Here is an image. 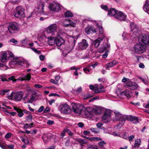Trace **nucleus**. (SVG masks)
Returning <instances> with one entry per match:
<instances>
[{
    "label": "nucleus",
    "mask_w": 149,
    "mask_h": 149,
    "mask_svg": "<svg viewBox=\"0 0 149 149\" xmlns=\"http://www.w3.org/2000/svg\"><path fill=\"white\" fill-rule=\"evenodd\" d=\"M8 29L10 33H14L19 30L18 25L15 22L9 24Z\"/></svg>",
    "instance_id": "nucleus-7"
},
{
    "label": "nucleus",
    "mask_w": 149,
    "mask_h": 149,
    "mask_svg": "<svg viewBox=\"0 0 149 149\" xmlns=\"http://www.w3.org/2000/svg\"><path fill=\"white\" fill-rule=\"evenodd\" d=\"M104 37V36H103L101 37L98 38L97 39L95 40L93 44L95 47H97L99 46L100 41L102 40Z\"/></svg>",
    "instance_id": "nucleus-22"
},
{
    "label": "nucleus",
    "mask_w": 149,
    "mask_h": 149,
    "mask_svg": "<svg viewBox=\"0 0 149 149\" xmlns=\"http://www.w3.org/2000/svg\"><path fill=\"white\" fill-rule=\"evenodd\" d=\"M118 12L114 8H111L108 11V15L109 16H114Z\"/></svg>",
    "instance_id": "nucleus-28"
},
{
    "label": "nucleus",
    "mask_w": 149,
    "mask_h": 149,
    "mask_svg": "<svg viewBox=\"0 0 149 149\" xmlns=\"http://www.w3.org/2000/svg\"><path fill=\"white\" fill-rule=\"evenodd\" d=\"M73 111L75 113L80 114L82 111L84 110V113L87 117L92 118L94 116V111L92 108L87 107L85 108L84 106L80 104H73L72 106Z\"/></svg>",
    "instance_id": "nucleus-2"
},
{
    "label": "nucleus",
    "mask_w": 149,
    "mask_h": 149,
    "mask_svg": "<svg viewBox=\"0 0 149 149\" xmlns=\"http://www.w3.org/2000/svg\"><path fill=\"white\" fill-rule=\"evenodd\" d=\"M50 111V109L49 107H47L44 110L43 112L44 113H47L49 112Z\"/></svg>",
    "instance_id": "nucleus-60"
},
{
    "label": "nucleus",
    "mask_w": 149,
    "mask_h": 149,
    "mask_svg": "<svg viewBox=\"0 0 149 149\" xmlns=\"http://www.w3.org/2000/svg\"><path fill=\"white\" fill-rule=\"evenodd\" d=\"M141 141L140 139H137L135 140V146L138 147L141 144Z\"/></svg>",
    "instance_id": "nucleus-36"
},
{
    "label": "nucleus",
    "mask_w": 149,
    "mask_h": 149,
    "mask_svg": "<svg viewBox=\"0 0 149 149\" xmlns=\"http://www.w3.org/2000/svg\"><path fill=\"white\" fill-rule=\"evenodd\" d=\"M66 132L70 136H72L73 135V134L71 132V131L70 130H67Z\"/></svg>",
    "instance_id": "nucleus-61"
},
{
    "label": "nucleus",
    "mask_w": 149,
    "mask_h": 149,
    "mask_svg": "<svg viewBox=\"0 0 149 149\" xmlns=\"http://www.w3.org/2000/svg\"><path fill=\"white\" fill-rule=\"evenodd\" d=\"M29 94L28 93L26 94V96L23 98V100L26 102H27L29 98Z\"/></svg>",
    "instance_id": "nucleus-39"
},
{
    "label": "nucleus",
    "mask_w": 149,
    "mask_h": 149,
    "mask_svg": "<svg viewBox=\"0 0 149 149\" xmlns=\"http://www.w3.org/2000/svg\"><path fill=\"white\" fill-rule=\"evenodd\" d=\"M97 27L98 28L100 34H102L104 32L102 28V26H97Z\"/></svg>",
    "instance_id": "nucleus-37"
},
{
    "label": "nucleus",
    "mask_w": 149,
    "mask_h": 149,
    "mask_svg": "<svg viewBox=\"0 0 149 149\" xmlns=\"http://www.w3.org/2000/svg\"><path fill=\"white\" fill-rule=\"evenodd\" d=\"M31 78V76L30 74H27L26 75H23L22 77H20L17 79V80H21L22 81L23 80H28L29 81Z\"/></svg>",
    "instance_id": "nucleus-25"
},
{
    "label": "nucleus",
    "mask_w": 149,
    "mask_h": 149,
    "mask_svg": "<svg viewBox=\"0 0 149 149\" xmlns=\"http://www.w3.org/2000/svg\"><path fill=\"white\" fill-rule=\"evenodd\" d=\"M89 45L88 41L85 39H83L79 43L78 46L79 48L81 50L86 49Z\"/></svg>",
    "instance_id": "nucleus-12"
},
{
    "label": "nucleus",
    "mask_w": 149,
    "mask_h": 149,
    "mask_svg": "<svg viewBox=\"0 0 149 149\" xmlns=\"http://www.w3.org/2000/svg\"><path fill=\"white\" fill-rule=\"evenodd\" d=\"M143 10L145 11L148 12L149 13V1H147L143 8Z\"/></svg>",
    "instance_id": "nucleus-30"
},
{
    "label": "nucleus",
    "mask_w": 149,
    "mask_h": 149,
    "mask_svg": "<svg viewBox=\"0 0 149 149\" xmlns=\"http://www.w3.org/2000/svg\"><path fill=\"white\" fill-rule=\"evenodd\" d=\"M55 78L56 81H57V83H58V82L60 78L59 75H58L55 76Z\"/></svg>",
    "instance_id": "nucleus-58"
},
{
    "label": "nucleus",
    "mask_w": 149,
    "mask_h": 149,
    "mask_svg": "<svg viewBox=\"0 0 149 149\" xmlns=\"http://www.w3.org/2000/svg\"><path fill=\"white\" fill-rule=\"evenodd\" d=\"M59 109L61 113L65 114L69 113L71 111L70 106L66 104H61L59 106Z\"/></svg>",
    "instance_id": "nucleus-9"
},
{
    "label": "nucleus",
    "mask_w": 149,
    "mask_h": 149,
    "mask_svg": "<svg viewBox=\"0 0 149 149\" xmlns=\"http://www.w3.org/2000/svg\"><path fill=\"white\" fill-rule=\"evenodd\" d=\"M130 26L133 34H134L135 36H136L139 31L137 26L133 23H131Z\"/></svg>",
    "instance_id": "nucleus-18"
},
{
    "label": "nucleus",
    "mask_w": 149,
    "mask_h": 149,
    "mask_svg": "<svg viewBox=\"0 0 149 149\" xmlns=\"http://www.w3.org/2000/svg\"><path fill=\"white\" fill-rule=\"evenodd\" d=\"M32 116L31 114L29 115V116H27L26 118V120H32Z\"/></svg>",
    "instance_id": "nucleus-56"
},
{
    "label": "nucleus",
    "mask_w": 149,
    "mask_h": 149,
    "mask_svg": "<svg viewBox=\"0 0 149 149\" xmlns=\"http://www.w3.org/2000/svg\"><path fill=\"white\" fill-rule=\"evenodd\" d=\"M95 93H100L101 92H104V90L102 91H101L100 90V89L97 88H95Z\"/></svg>",
    "instance_id": "nucleus-41"
},
{
    "label": "nucleus",
    "mask_w": 149,
    "mask_h": 149,
    "mask_svg": "<svg viewBox=\"0 0 149 149\" xmlns=\"http://www.w3.org/2000/svg\"><path fill=\"white\" fill-rule=\"evenodd\" d=\"M127 86L128 88L132 90L136 89L138 86L137 84L131 81H129L127 82Z\"/></svg>",
    "instance_id": "nucleus-14"
},
{
    "label": "nucleus",
    "mask_w": 149,
    "mask_h": 149,
    "mask_svg": "<svg viewBox=\"0 0 149 149\" xmlns=\"http://www.w3.org/2000/svg\"><path fill=\"white\" fill-rule=\"evenodd\" d=\"M7 54L5 52H2L1 53L0 58L1 62H6L8 60Z\"/></svg>",
    "instance_id": "nucleus-21"
},
{
    "label": "nucleus",
    "mask_w": 149,
    "mask_h": 149,
    "mask_svg": "<svg viewBox=\"0 0 149 149\" xmlns=\"http://www.w3.org/2000/svg\"><path fill=\"white\" fill-rule=\"evenodd\" d=\"M110 47V45L106 43H104L103 46L98 49V52L100 53H103L107 50V48Z\"/></svg>",
    "instance_id": "nucleus-19"
},
{
    "label": "nucleus",
    "mask_w": 149,
    "mask_h": 149,
    "mask_svg": "<svg viewBox=\"0 0 149 149\" xmlns=\"http://www.w3.org/2000/svg\"><path fill=\"white\" fill-rule=\"evenodd\" d=\"M23 95V93L21 92H12L10 95L8 96V98L9 99H13L19 101L22 99Z\"/></svg>",
    "instance_id": "nucleus-4"
},
{
    "label": "nucleus",
    "mask_w": 149,
    "mask_h": 149,
    "mask_svg": "<svg viewBox=\"0 0 149 149\" xmlns=\"http://www.w3.org/2000/svg\"><path fill=\"white\" fill-rule=\"evenodd\" d=\"M65 139H66V142L65 143V145L66 146H68L70 143V140L68 138H66Z\"/></svg>",
    "instance_id": "nucleus-51"
},
{
    "label": "nucleus",
    "mask_w": 149,
    "mask_h": 149,
    "mask_svg": "<svg viewBox=\"0 0 149 149\" xmlns=\"http://www.w3.org/2000/svg\"><path fill=\"white\" fill-rule=\"evenodd\" d=\"M85 32L86 33L89 34L91 33H95L96 32V31L94 27L89 26L86 28Z\"/></svg>",
    "instance_id": "nucleus-17"
},
{
    "label": "nucleus",
    "mask_w": 149,
    "mask_h": 149,
    "mask_svg": "<svg viewBox=\"0 0 149 149\" xmlns=\"http://www.w3.org/2000/svg\"><path fill=\"white\" fill-rule=\"evenodd\" d=\"M31 49L34 52L38 54H40L41 53V51H40L37 50L34 48H31Z\"/></svg>",
    "instance_id": "nucleus-42"
},
{
    "label": "nucleus",
    "mask_w": 149,
    "mask_h": 149,
    "mask_svg": "<svg viewBox=\"0 0 149 149\" xmlns=\"http://www.w3.org/2000/svg\"><path fill=\"white\" fill-rule=\"evenodd\" d=\"M81 87H79L77 89H75V91L77 93H79L81 91Z\"/></svg>",
    "instance_id": "nucleus-59"
},
{
    "label": "nucleus",
    "mask_w": 149,
    "mask_h": 149,
    "mask_svg": "<svg viewBox=\"0 0 149 149\" xmlns=\"http://www.w3.org/2000/svg\"><path fill=\"white\" fill-rule=\"evenodd\" d=\"M103 125V124L102 123H99L97 124L96 126L98 128L100 129Z\"/></svg>",
    "instance_id": "nucleus-54"
},
{
    "label": "nucleus",
    "mask_w": 149,
    "mask_h": 149,
    "mask_svg": "<svg viewBox=\"0 0 149 149\" xmlns=\"http://www.w3.org/2000/svg\"><path fill=\"white\" fill-rule=\"evenodd\" d=\"M48 43L50 45H52L54 44L55 43V39L53 37H50L49 38Z\"/></svg>",
    "instance_id": "nucleus-29"
},
{
    "label": "nucleus",
    "mask_w": 149,
    "mask_h": 149,
    "mask_svg": "<svg viewBox=\"0 0 149 149\" xmlns=\"http://www.w3.org/2000/svg\"><path fill=\"white\" fill-rule=\"evenodd\" d=\"M37 93L35 92H34L32 93L31 95L29 97V98L28 100V102L30 103H32L36 96Z\"/></svg>",
    "instance_id": "nucleus-24"
},
{
    "label": "nucleus",
    "mask_w": 149,
    "mask_h": 149,
    "mask_svg": "<svg viewBox=\"0 0 149 149\" xmlns=\"http://www.w3.org/2000/svg\"><path fill=\"white\" fill-rule=\"evenodd\" d=\"M129 80V79L124 77L122 80V82H125Z\"/></svg>",
    "instance_id": "nucleus-64"
},
{
    "label": "nucleus",
    "mask_w": 149,
    "mask_h": 149,
    "mask_svg": "<svg viewBox=\"0 0 149 149\" xmlns=\"http://www.w3.org/2000/svg\"><path fill=\"white\" fill-rule=\"evenodd\" d=\"M27 42V40L26 38L22 40L21 41V43L24 45H26Z\"/></svg>",
    "instance_id": "nucleus-45"
},
{
    "label": "nucleus",
    "mask_w": 149,
    "mask_h": 149,
    "mask_svg": "<svg viewBox=\"0 0 149 149\" xmlns=\"http://www.w3.org/2000/svg\"><path fill=\"white\" fill-rule=\"evenodd\" d=\"M49 96H58V97L60 96V95L59 94H56V93H50L49 94Z\"/></svg>",
    "instance_id": "nucleus-57"
},
{
    "label": "nucleus",
    "mask_w": 149,
    "mask_h": 149,
    "mask_svg": "<svg viewBox=\"0 0 149 149\" xmlns=\"http://www.w3.org/2000/svg\"><path fill=\"white\" fill-rule=\"evenodd\" d=\"M108 50H106L105 52V53L102 56V57L103 58H106L108 56Z\"/></svg>",
    "instance_id": "nucleus-49"
},
{
    "label": "nucleus",
    "mask_w": 149,
    "mask_h": 149,
    "mask_svg": "<svg viewBox=\"0 0 149 149\" xmlns=\"http://www.w3.org/2000/svg\"><path fill=\"white\" fill-rule=\"evenodd\" d=\"M90 130L92 132L95 133H97L98 132V130L96 128H91L90 129Z\"/></svg>",
    "instance_id": "nucleus-48"
},
{
    "label": "nucleus",
    "mask_w": 149,
    "mask_h": 149,
    "mask_svg": "<svg viewBox=\"0 0 149 149\" xmlns=\"http://www.w3.org/2000/svg\"><path fill=\"white\" fill-rule=\"evenodd\" d=\"M50 81L53 84L56 85H58V83H57V81H56L55 80H54L53 79H51Z\"/></svg>",
    "instance_id": "nucleus-53"
},
{
    "label": "nucleus",
    "mask_w": 149,
    "mask_h": 149,
    "mask_svg": "<svg viewBox=\"0 0 149 149\" xmlns=\"http://www.w3.org/2000/svg\"><path fill=\"white\" fill-rule=\"evenodd\" d=\"M64 40L60 36H58L55 38V43L58 46H61L64 43Z\"/></svg>",
    "instance_id": "nucleus-20"
},
{
    "label": "nucleus",
    "mask_w": 149,
    "mask_h": 149,
    "mask_svg": "<svg viewBox=\"0 0 149 149\" xmlns=\"http://www.w3.org/2000/svg\"><path fill=\"white\" fill-rule=\"evenodd\" d=\"M78 141L81 145L87 143V141H84V140L81 139H79L78 140Z\"/></svg>",
    "instance_id": "nucleus-38"
},
{
    "label": "nucleus",
    "mask_w": 149,
    "mask_h": 149,
    "mask_svg": "<svg viewBox=\"0 0 149 149\" xmlns=\"http://www.w3.org/2000/svg\"><path fill=\"white\" fill-rule=\"evenodd\" d=\"M48 8L51 11L54 12H58L61 9L60 5L58 3H55L50 4Z\"/></svg>",
    "instance_id": "nucleus-10"
},
{
    "label": "nucleus",
    "mask_w": 149,
    "mask_h": 149,
    "mask_svg": "<svg viewBox=\"0 0 149 149\" xmlns=\"http://www.w3.org/2000/svg\"><path fill=\"white\" fill-rule=\"evenodd\" d=\"M73 46L69 47H67L65 48V50L67 51V52L69 53L70 52L73 48Z\"/></svg>",
    "instance_id": "nucleus-47"
},
{
    "label": "nucleus",
    "mask_w": 149,
    "mask_h": 149,
    "mask_svg": "<svg viewBox=\"0 0 149 149\" xmlns=\"http://www.w3.org/2000/svg\"><path fill=\"white\" fill-rule=\"evenodd\" d=\"M9 91L10 90L8 89L1 90L0 91V94L2 95H8Z\"/></svg>",
    "instance_id": "nucleus-32"
},
{
    "label": "nucleus",
    "mask_w": 149,
    "mask_h": 149,
    "mask_svg": "<svg viewBox=\"0 0 149 149\" xmlns=\"http://www.w3.org/2000/svg\"><path fill=\"white\" fill-rule=\"evenodd\" d=\"M44 2L41 1L39 3L38 6L36 7V8L37 9V12L39 13L40 14H45L43 12V8L44 6Z\"/></svg>",
    "instance_id": "nucleus-13"
},
{
    "label": "nucleus",
    "mask_w": 149,
    "mask_h": 149,
    "mask_svg": "<svg viewBox=\"0 0 149 149\" xmlns=\"http://www.w3.org/2000/svg\"><path fill=\"white\" fill-rule=\"evenodd\" d=\"M34 87L36 88H38L42 87V86L39 84H36L34 85Z\"/></svg>",
    "instance_id": "nucleus-62"
},
{
    "label": "nucleus",
    "mask_w": 149,
    "mask_h": 149,
    "mask_svg": "<svg viewBox=\"0 0 149 149\" xmlns=\"http://www.w3.org/2000/svg\"><path fill=\"white\" fill-rule=\"evenodd\" d=\"M57 28V25L56 24H52L47 28L46 31L49 33L56 32Z\"/></svg>",
    "instance_id": "nucleus-15"
},
{
    "label": "nucleus",
    "mask_w": 149,
    "mask_h": 149,
    "mask_svg": "<svg viewBox=\"0 0 149 149\" xmlns=\"http://www.w3.org/2000/svg\"><path fill=\"white\" fill-rule=\"evenodd\" d=\"M44 109V107L43 106H41L38 110V112L39 113L41 112Z\"/></svg>",
    "instance_id": "nucleus-50"
},
{
    "label": "nucleus",
    "mask_w": 149,
    "mask_h": 149,
    "mask_svg": "<svg viewBox=\"0 0 149 149\" xmlns=\"http://www.w3.org/2000/svg\"><path fill=\"white\" fill-rule=\"evenodd\" d=\"M111 112L109 110H106L102 116L103 121L104 123H107L111 120Z\"/></svg>",
    "instance_id": "nucleus-11"
},
{
    "label": "nucleus",
    "mask_w": 149,
    "mask_h": 149,
    "mask_svg": "<svg viewBox=\"0 0 149 149\" xmlns=\"http://www.w3.org/2000/svg\"><path fill=\"white\" fill-rule=\"evenodd\" d=\"M106 144V142L104 141H101L98 143V144L101 146H103L104 145Z\"/></svg>",
    "instance_id": "nucleus-46"
},
{
    "label": "nucleus",
    "mask_w": 149,
    "mask_h": 149,
    "mask_svg": "<svg viewBox=\"0 0 149 149\" xmlns=\"http://www.w3.org/2000/svg\"><path fill=\"white\" fill-rule=\"evenodd\" d=\"M139 42L146 45L149 46V36L144 33L140 35L138 38Z\"/></svg>",
    "instance_id": "nucleus-5"
},
{
    "label": "nucleus",
    "mask_w": 149,
    "mask_h": 149,
    "mask_svg": "<svg viewBox=\"0 0 149 149\" xmlns=\"http://www.w3.org/2000/svg\"><path fill=\"white\" fill-rule=\"evenodd\" d=\"M66 21H68L70 24V26H72L74 27L75 26V24L74 22L71 21L70 19H68Z\"/></svg>",
    "instance_id": "nucleus-40"
},
{
    "label": "nucleus",
    "mask_w": 149,
    "mask_h": 149,
    "mask_svg": "<svg viewBox=\"0 0 149 149\" xmlns=\"http://www.w3.org/2000/svg\"><path fill=\"white\" fill-rule=\"evenodd\" d=\"M18 65H21L24 68L29 65L27 61L19 57H14L9 63V66L11 68L14 67Z\"/></svg>",
    "instance_id": "nucleus-3"
},
{
    "label": "nucleus",
    "mask_w": 149,
    "mask_h": 149,
    "mask_svg": "<svg viewBox=\"0 0 149 149\" xmlns=\"http://www.w3.org/2000/svg\"><path fill=\"white\" fill-rule=\"evenodd\" d=\"M146 46L141 43L136 44L134 47L135 51L138 53H142L146 51Z\"/></svg>",
    "instance_id": "nucleus-8"
},
{
    "label": "nucleus",
    "mask_w": 149,
    "mask_h": 149,
    "mask_svg": "<svg viewBox=\"0 0 149 149\" xmlns=\"http://www.w3.org/2000/svg\"><path fill=\"white\" fill-rule=\"evenodd\" d=\"M39 58L41 61H43L45 58V57L44 56L41 55L39 56Z\"/></svg>",
    "instance_id": "nucleus-63"
},
{
    "label": "nucleus",
    "mask_w": 149,
    "mask_h": 149,
    "mask_svg": "<svg viewBox=\"0 0 149 149\" xmlns=\"http://www.w3.org/2000/svg\"><path fill=\"white\" fill-rule=\"evenodd\" d=\"M122 95H125L127 97L130 98L132 95V93L128 90L122 92L121 93Z\"/></svg>",
    "instance_id": "nucleus-27"
},
{
    "label": "nucleus",
    "mask_w": 149,
    "mask_h": 149,
    "mask_svg": "<svg viewBox=\"0 0 149 149\" xmlns=\"http://www.w3.org/2000/svg\"><path fill=\"white\" fill-rule=\"evenodd\" d=\"M19 137L21 141L24 143L26 144L29 143V140L25 135H24L23 136H20Z\"/></svg>",
    "instance_id": "nucleus-26"
},
{
    "label": "nucleus",
    "mask_w": 149,
    "mask_h": 149,
    "mask_svg": "<svg viewBox=\"0 0 149 149\" xmlns=\"http://www.w3.org/2000/svg\"><path fill=\"white\" fill-rule=\"evenodd\" d=\"M65 15L66 17H71L73 16L72 13L69 11H67L65 12Z\"/></svg>",
    "instance_id": "nucleus-33"
},
{
    "label": "nucleus",
    "mask_w": 149,
    "mask_h": 149,
    "mask_svg": "<svg viewBox=\"0 0 149 149\" xmlns=\"http://www.w3.org/2000/svg\"><path fill=\"white\" fill-rule=\"evenodd\" d=\"M114 113L116 119L119 121L118 125L120 127L123 125L126 120L132 122L134 123L139 122V119L137 117L132 116L123 115L118 112H115Z\"/></svg>",
    "instance_id": "nucleus-1"
},
{
    "label": "nucleus",
    "mask_w": 149,
    "mask_h": 149,
    "mask_svg": "<svg viewBox=\"0 0 149 149\" xmlns=\"http://www.w3.org/2000/svg\"><path fill=\"white\" fill-rule=\"evenodd\" d=\"M10 41L15 44H17V41L14 38H12L10 40Z\"/></svg>",
    "instance_id": "nucleus-52"
},
{
    "label": "nucleus",
    "mask_w": 149,
    "mask_h": 149,
    "mask_svg": "<svg viewBox=\"0 0 149 149\" xmlns=\"http://www.w3.org/2000/svg\"><path fill=\"white\" fill-rule=\"evenodd\" d=\"M91 65L87 66L85 68H84L83 70L84 72L86 73H87L88 72H90L91 70Z\"/></svg>",
    "instance_id": "nucleus-34"
},
{
    "label": "nucleus",
    "mask_w": 149,
    "mask_h": 149,
    "mask_svg": "<svg viewBox=\"0 0 149 149\" xmlns=\"http://www.w3.org/2000/svg\"><path fill=\"white\" fill-rule=\"evenodd\" d=\"M12 134L10 133H7L5 136V138L6 139H8L12 136Z\"/></svg>",
    "instance_id": "nucleus-43"
},
{
    "label": "nucleus",
    "mask_w": 149,
    "mask_h": 149,
    "mask_svg": "<svg viewBox=\"0 0 149 149\" xmlns=\"http://www.w3.org/2000/svg\"><path fill=\"white\" fill-rule=\"evenodd\" d=\"M101 6L102 8L104 10H108V8L107 6L106 5H102Z\"/></svg>",
    "instance_id": "nucleus-55"
},
{
    "label": "nucleus",
    "mask_w": 149,
    "mask_h": 149,
    "mask_svg": "<svg viewBox=\"0 0 149 149\" xmlns=\"http://www.w3.org/2000/svg\"><path fill=\"white\" fill-rule=\"evenodd\" d=\"M8 79L9 80H12L13 82H15L17 80V79H15V76H12L8 78Z\"/></svg>",
    "instance_id": "nucleus-44"
},
{
    "label": "nucleus",
    "mask_w": 149,
    "mask_h": 149,
    "mask_svg": "<svg viewBox=\"0 0 149 149\" xmlns=\"http://www.w3.org/2000/svg\"><path fill=\"white\" fill-rule=\"evenodd\" d=\"M24 9L22 7L19 6L16 8L15 13L14 16L17 18H20L25 16Z\"/></svg>",
    "instance_id": "nucleus-6"
},
{
    "label": "nucleus",
    "mask_w": 149,
    "mask_h": 149,
    "mask_svg": "<svg viewBox=\"0 0 149 149\" xmlns=\"http://www.w3.org/2000/svg\"><path fill=\"white\" fill-rule=\"evenodd\" d=\"M117 63V62L115 60H113L112 62L107 63L105 65L106 69H109V68H111L115 65Z\"/></svg>",
    "instance_id": "nucleus-23"
},
{
    "label": "nucleus",
    "mask_w": 149,
    "mask_h": 149,
    "mask_svg": "<svg viewBox=\"0 0 149 149\" xmlns=\"http://www.w3.org/2000/svg\"><path fill=\"white\" fill-rule=\"evenodd\" d=\"M15 110H16L17 112L18 113V116L19 117H22L23 115V113L22 111L20 109L18 108H16L15 109Z\"/></svg>",
    "instance_id": "nucleus-35"
},
{
    "label": "nucleus",
    "mask_w": 149,
    "mask_h": 149,
    "mask_svg": "<svg viewBox=\"0 0 149 149\" xmlns=\"http://www.w3.org/2000/svg\"><path fill=\"white\" fill-rule=\"evenodd\" d=\"M115 17L118 19L123 21L125 19L126 15L120 11H118L115 15Z\"/></svg>",
    "instance_id": "nucleus-16"
},
{
    "label": "nucleus",
    "mask_w": 149,
    "mask_h": 149,
    "mask_svg": "<svg viewBox=\"0 0 149 149\" xmlns=\"http://www.w3.org/2000/svg\"><path fill=\"white\" fill-rule=\"evenodd\" d=\"M42 139L44 142H47L50 139L49 136L48 134H44L42 136Z\"/></svg>",
    "instance_id": "nucleus-31"
}]
</instances>
